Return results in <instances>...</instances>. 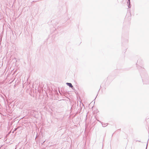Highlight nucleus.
Returning a JSON list of instances; mask_svg holds the SVG:
<instances>
[{
  "instance_id": "f257e3e1",
  "label": "nucleus",
  "mask_w": 149,
  "mask_h": 149,
  "mask_svg": "<svg viewBox=\"0 0 149 149\" xmlns=\"http://www.w3.org/2000/svg\"><path fill=\"white\" fill-rule=\"evenodd\" d=\"M67 84L70 87L72 88L73 86H72V84L70 83H67Z\"/></svg>"
},
{
  "instance_id": "f03ea898",
  "label": "nucleus",
  "mask_w": 149,
  "mask_h": 149,
  "mask_svg": "<svg viewBox=\"0 0 149 149\" xmlns=\"http://www.w3.org/2000/svg\"><path fill=\"white\" fill-rule=\"evenodd\" d=\"M127 5L128 6V8H130V0H128V2H127Z\"/></svg>"
}]
</instances>
